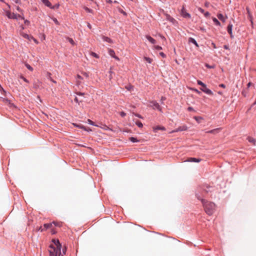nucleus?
Wrapping results in <instances>:
<instances>
[{
	"label": "nucleus",
	"instance_id": "nucleus-13",
	"mask_svg": "<svg viewBox=\"0 0 256 256\" xmlns=\"http://www.w3.org/2000/svg\"><path fill=\"white\" fill-rule=\"evenodd\" d=\"M146 38L152 44H154L156 42V40L150 36H146Z\"/></svg>",
	"mask_w": 256,
	"mask_h": 256
},
{
	"label": "nucleus",
	"instance_id": "nucleus-5",
	"mask_svg": "<svg viewBox=\"0 0 256 256\" xmlns=\"http://www.w3.org/2000/svg\"><path fill=\"white\" fill-rule=\"evenodd\" d=\"M180 14L183 17L185 18H190L191 17L190 14L186 12L184 6L182 8Z\"/></svg>",
	"mask_w": 256,
	"mask_h": 256
},
{
	"label": "nucleus",
	"instance_id": "nucleus-45",
	"mask_svg": "<svg viewBox=\"0 0 256 256\" xmlns=\"http://www.w3.org/2000/svg\"><path fill=\"white\" fill-rule=\"evenodd\" d=\"M166 100V98L164 96H162L160 100L162 102V103H163V102Z\"/></svg>",
	"mask_w": 256,
	"mask_h": 256
},
{
	"label": "nucleus",
	"instance_id": "nucleus-21",
	"mask_svg": "<svg viewBox=\"0 0 256 256\" xmlns=\"http://www.w3.org/2000/svg\"><path fill=\"white\" fill-rule=\"evenodd\" d=\"M248 140L249 142L253 144H254V145L255 144L256 142L255 139H254V138H251V137H248Z\"/></svg>",
	"mask_w": 256,
	"mask_h": 256
},
{
	"label": "nucleus",
	"instance_id": "nucleus-46",
	"mask_svg": "<svg viewBox=\"0 0 256 256\" xmlns=\"http://www.w3.org/2000/svg\"><path fill=\"white\" fill-rule=\"evenodd\" d=\"M82 74L86 78H88V74L87 73L83 72Z\"/></svg>",
	"mask_w": 256,
	"mask_h": 256
},
{
	"label": "nucleus",
	"instance_id": "nucleus-15",
	"mask_svg": "<svg viewBox=\"0 0 256 256\" xmlns=\"http://www.w3.org/2000/svg\"><path fill=\"white\" fill-rule=\"evenodd\" d=\"M42 2L47 6L51 8V3L48 1V0H42Z\"/></svg>",
	"mask_w": 256,
	"mask_h": 256
},
{
	"label": "nucleus",
	"instance_id": "nucleus-4",
	"mask_svg": "<svg viewBox=\"0 0 256 256\" xmlns=\"http://www.w3.org/2000/svg\"><path fill=\"white\" fill-rule=\"evenodd\" d=\"M150 103V106L152 107L153 109H157L160 112H162L161 107L156 101H152Z\"/></svg>",
	"mask_w": 256,
	"mask_h": 256
},
{
	"label": "nucleus",
	"instance_id": "nucleus-51",
	"mask_svg": "<svg viewBox=\"0 0 256 256\" xmlns=\"http://www.w3.org/2000/svg\"><path fill=\"white\" fill-rule=\"evenodd\" d=\"M224 49L228 50V45H224Z\"/></svg>",
	"mask_w": 256,
	"mask_h": 256
},
{
	"label": "nucleus",
	"instance_id": "nucleus-47",
	"mask_svg": "<svg viewBox=\"0 0 256 256\" xmlns=\"http://www.w3.org/2000/svg\"><path fill=\"white\" fill-rule=\"evenodd\" d=\"M76 94L78 96H84V93H82L80 92H76Z\"/></svg>",
	"mask_w": 256,
	"mask_h": 256
},
{
	"label": "nucleus",
	"instance_id": "nucleus-62",
	"mask_svg": "<svg viewBox=\"0 0 256 256\" xmlns=\"http://www.w3.org/2000/svg\"><path fill=\"white\" fill-rule=\"evenodd\" d=\"M112 78V74H110V79H111Z\"/></svg>",
	"mask_w": 256,
	"mask_h": 256
},
{
	"label": "nucleus",
	"instance_id": "nucleus-40",
	"mask_svg": "<svg viewBox=\"0 0 256 256\" xmlns=\"http://www.w3.org/2000/svg\"><path fill=\"white\" fill-rule=\"evenodd\" d=\"M85 10L87 12H92V10L88 8H85Z\"/></svg>",
	"mask_w": 256,
	"mask_h": 256
},
{
	"label": "nucleus",
	"instance_id": "nucleus-18",
	"mask_svg": "<svg viewBox=\"0 0 256 256\" xmlns=\"http://www.w3.org/2000/svg\"><path fill=\"white\" fill-rule=\"evenodd\" d=\"M166 18L167 20L172 22H174L175 21V20L173 18L171 17L169 14L166 15Z\"/></svg>",
	"mask_w": 256,
	"mask_h": 256
},
{
	"label": "nucleus",
	"instance_id": "nucleus-6",
	"mask_svg": "<svg viewBox=\"0 0 256 256\" xmlns=\"http://www.w3.org/2000/svg\"><path fill=\"white\" fill-rule=\"evenodd\" d=\"M6 15L9 18L17 19V15L14 13H11L10 11L6 12Z\"/></svg>",
	"mask_w": 256,
	"mask_h": 256
},
{
	"label": "nucleus",
	"instance_id": "nucleus-11",
	"mask_svg": "<svg viewBox=\"0 0 256 256\" xmlns=\"http://www.w3.org/2000/svg\"><path fill=\"white\" fill-rule=\"evenodd\" d=\"M188 162H199L201 161V159L200 158H188L187 160Z\"/></svg>",
	"mask_w": 256,
	"mask_h": 256
},
{
	"label": "nucleus",
	"instance_id": "nucleus-10",
	"mask_svg": "<svg viewBox=\"0 0 256 256\" xmlns=\"http://www.w3.org/2000/svg\"><path fill=\"white\" fill-rule=\"evenodd\" d=\"M232 24H230L227 28L228 32V34L230 35V37L232 38L233 37L232 34Z\"/></svg>",
	"mask_w": 256,
	"mask_h": 256
},
{
	"label": "nucleus",
	"instance_id": "nucleus-1",
	"mask_svg": "<svg viewBox=\"0 0 256 256\" xmlns=\"http://www.w3.org/2000/svg\"><path fill=\"white\" fill-rule=\"evenodd\" d=\"M54 244L50 246L48 251L50 256H63L61 254L62 245L58 240H52Z\"/></svg>",
	"mask_w": 256,
	"mask_h": 256
},
{
	"label": "nucleus",
	"instance_id": "nucleus-23",
	"mask_svg": "<svg viewBox=\"0 0 256 256\" xmlns=\"http://www.w3.org/2000/svg\"><path fill=\"white\" fill-rule=\"evenodd\" d=\"M136 124L139 128H142L143 126L142 124L139 120L136 121Z\"/></svg>",
	"mask_w": 256,
	"mask_h": 256
},
{
	"label": "nucleus",
	"instance_id": "nucleus-2",
	"mask_svg": "<svg viewBox=\"0 0 256 256\" xmlns=\"http://www.w3.org/2000/svg\"><path fill=\"white\" fill-rule=\"evenodd\" d=\"M196 196L198 199L200 200L202 202L206 212L210 216L212 214L215 210V204L212 202H208L204 199H202L198 194H196Z\"/></svg>",
	"mask_w": 256,
	"mask_h": 256
},
{
	"label": "nucleus",
	"instance_id": "nucleus-48",
	"mask_svg": "<svg viewBox=\"0 0 256 256\" xmlns=\"http://www.w3.org/2000/svg\"><path fill=\"white\" fill-rule=\"evenodd\" d=\"M188 110L189 111H192V110H194L193 108H192V107H190V106L188 107Z\"/></svg>",
	"mask_w": 256,
	"mask_h": 256
},
{
	"label": "nucleus",
	"instance_id": "nucleus-37",
	"mask_svg": "<svg viewBox=\"0 0 256 256\" xmlns=\"http://www.w3.org/2000/svg\"><path fill=\"white\" fill-rule=\"evenodd\" d=\"M52 20H53L54 22H55L56 24L58 25L59 24V22L58 21V20H56V18H54Z\"/></svg>",
	"mask_w": 256,
	"mask_h": 256
},
{
	"label": "nucleus",
	"instance_id": "nucleus-31",
	"mask_svg": "<svg viewBox=\"0 0 256 256\" xmlns=\"http://www.w3.org/2000/svg\"><path fill=\"white\" fill-rule=\"evenodd\" d=\"M194 118L198 122H200V120H201L202 118L200 116H194Z\"/></svg>",
	"mask_w": 256,
	"mask_h": 256
},
{
	"label": "nucleus",
	"instance_id": "nucleus-60",
	"mask_svg": "<svg viewBox=\"0 0 256 256\" xmlns=\"http://www.w3.org/2000/svg\"><path fill=\"white\" fill-rule=\"evenodd\" d=\"M15 2L16 3H19L20 2V0H14Z\"/></svg>",
	"mask_w": 256,
	"mask_h": 256
},
{
	"label": "nucleus",
	"instance_id": "nucleus-56",
	"mask_svg": "<svg viewBox=\"0 0 256 256\" xmlns=\"http://www.w3.org/2000/svg\"><path fill=\"white\" fill-rule=\"evenodd\" d=\"M62 252H63V253H64V254H65V252H66V247H65V248H63V249H62Z\"/></svg>",
	"mask_w": 256,
	"mask_h": 256
},
{
	"label": "nucleus",
	"instance_id": "nucleus-22",
	"mask_svg": "<svg viewBox=\"0 0 256 256\" xmlns=\"http://www.w3.org/2000/svg\"><path fill=\"white\" fill-rule=\"evenodd\" d=\"M144 60L149 64H151L152 62V59L148 57H144Z\"/></svg>",
	"mask_w": 256,
	"mask_h": 256
},
{
	"label": "nucleus",
	"instance_id": "nucleus-32",
	"mask_svg": "<svg viewBox=\"0 0 256 256\" xmlns=\"http://www.w3.org/2000/svg\"><path fill=\"white\" fill-rule=\"evenodd\" d=\"M91 55L92 56H93L96 58H99L98 56L96 53L94 52H92Z\"/></svg>",
	"mask_w": 256,
	"mask_h": 256
},
{
	"label": "nucleus",
	"instance_id": "nucleus-29",
	"mask_svg": "<svg viewBox=\"0 0 256 256\" xmlns=\"http://www.w3.org/2000/svg\"><path fill=\"white\" fill-rule=\"evenodd\" d=\"M17 15V19L20 18L22 20H24V18L23 16V14L22 13V15L20 14H16Z\"/></svg>",
	"mask_w": 256,
	"mask_h": 256
},
{
	"label": "nucleus",
	"instance_id": "nucleus-3",
	"mask_svg": "<svg viewBox=\"0 0 256 256\" xmlns=\"http://www.w3.org/2000/svg\"><path fill=\"white\" fill-rule=\"evenodd\" d=\"M198 84L202 86V88H200V90L202 92H204L206 94H209V95L213 94V93L212 92V90H210V89L208 88H206V85L204 83H203L202 82H201L200 80H198Z\"/></svg>",
	"mask_w": 256,
	"mask_h": 256
},
{
	"label": "nucleus",
	"instance_id": "nucleus-38",
	"mask_svg": "<svg viewBox=\"0 0 256 256\" xmlns=\"http://www.w3.org/2000/svg\"><path fill=\"white\" fill-rule=\"evenodd\" d=\"M20 78L22 79L26 82H28V81L25 78H24V76H20Z\"/></svg>",
	"mask_w": 256,
	"mask_h": 256
},
{
	"label": "nucleus",
	"instance_id": "nucleus-44",
	"mask_svg": "<svg viewBox=\"0 0 256 256\" xmlns=\"http://www.w3.org/2000/svg\"><path fill=\"white\" fill-rule=\"evenodd\" d=\"M32 40L36 43L38 44V42L32 36L30 37V40Z\"/></svg>",
	"mask_w": 256,
	"mask_h": 256
},
{
	"label": "nucleus",
	"instance_id": "nucleus-50",
	"mask_svg": "<svg viewBox=\"0 0 256 256\" xmlns=\"http://www.w3.org/2000/svg\"><path fill=\"white\" fill-rule=\"evenodd\" d=\"M24 24H30V22L28 20H24Z\"/></svg>",
	"mask_w": 256,
	"mask_h": 256
},
{
	"label": "nucleus",
	"instance_id": "nucleus-61",
	"mask_svg": "<svg viewBox=\"0 0 256 256\" xmlns=\"http://www.w3.org/2000/svg\"><path fill=\"white\" fill-rule=\"evenodd\" d=\"M107 0V2H109V3H112V0Z\"/></svg>",
	"mask_w": 256,
	"mask_h": 256
},
{
	"label": "nucleus",
	"instance_id": "nucleus-55",
	"mask_svg": "<svg viewBox=\"0 0 256 256\" xmlns=\"http://www.w3.org/2000/svg\"><path fill=\"white\" fill-rule=\"evenodd\" d=\"M74 100V101H75L76 102H77V103H78V98H77V97H76Z\"/></svg>",
	"mask_w": 256,
	"mask_h": 256
},
{
	"label": "nucleus",
	"instance_id": "nucleus-42",
	"mask_svg": "<svg viewBox=\"0 0 256 256\" xmlns=\"http://www.w3.org/2000/svg\"><path fill=\"white\" fill-rule=\"evenodd\" d=\"M16 8L18 11L22 13V10L20 8L19 6H16Z\"/></svg>",
	"mask_w": 256,
	"mask_h": 256
},
{
	"label": "nucleus",
	"instance_id": "nucleus-64",
	"mask_svg": "<svg viewBox=\"0 0 256 256\" xmlns=\"http://www.w3.org/2000/svg\"><path fill=\"white\" fill-rule=\"evenodd\" d=\"M52 234H55V232H55L53 230H52Z\"/></svg>",
	"mask_w": 256,
	"mask_h": 256
},
{
	"label": "nucleus",
	"instance_id": "nucleus-14",
	"mask_svg": "<svg viewBox=\"0 0 256 256\" xmlns=\"http://www.w3.org/2000/svg\"><path fill=\"white\" fill-rule=\"evenodd\" d=\"M102 38L104 41L106 42H109V43H112V40L110 38H109L108 37H106V36H102Z\"/></svg>",
	"mask_w": 256,
	"mask_h": 256
},
{
	"label": "nucleus",
	"instance_id": "nucleus-34",
	"mask_svg": "<svg viewBox=\"0 0 256 256\" xmlns=\"http://www.w3.org/2000/svg\"><path fill=\"white\" fill-rule=\"evenodd\" d=\"M154 48L156 50H162V48L160 46H154Z\"/></svg>",
	"mask_w": 256,
	"mask_h": 256
},
{
	"label": "nucleus",
	"instance_id": "nucleus-7",
	"mask_svg": "<svg viewBox=\"0 0 256 256\" xmlns=\"http://www.w3.org/2000/svg\"><path fill=\"white\" fill-rule=\"evenodd\" d=\"M187 129H188L187 126L184 125L182 126H179L178 128L172 130L171 132H180V131L186 130H187Z\"/></svg>",
	"mask_w": 256,
	"mask_h": 256
},
{
	"label": "nucleus",
	"instance_id": "nucleus-28",
	"mask_svg": "<svg viewBox=\"0 0 256 256\" xmlns=\"http://www.w3.org/2000/svg\"><path fill=\"white\" fill-rule=\"evenodd\" d=\"M68 40V42L72 45H74L75 44L74 41L71 38H67Z\"/></svg>",
	"mask_w": 256,
	"mask_h": 256
},
{
	"label": "nucleus",
	"instance_id": "nucleus-59",
	"mask_svg": "<svg viewBox=\"0 0 256 256\" xmlns=\"http://www.w3.org/2000/svg\"><path fill=\"white\" fill-rule=\"evenodd\" d=\"M77 78H79V79H82V76H80V75H78L77 76Z\"/></svg>",
	"mask_w": 256,
	"mask_h": 256
},
{
	"label": "nucleus",
	"instance_id": "nucleus-8",
	"mask_svg": "<svg viewBox=\"0 0 256 256\" xmlns=\"http://www.w3.org/2000/svg\"><path fill=\"white\" fill-rule=\"evenodd\" d=\"M52 223L45 224L44 225V228H40V230L41 232H42L43 230H47L48 228H52Z\"/></svg>",
	"mask_w": 256,
	"mask_h": 256
},
{
	"label": "nucleus",
	"instance_id": "nucleus-54",
	"mask_svg": "<svg viewBox=\"0 0 256 256\" xmlns=\"http://www.w3.org/2000/svg\"><path fill=\"white\" fill-rule=\"evenodd\" d=\"M220 86L222 87V88H224L226 87V86H225V85L224 84H220Z\"/></svg>",
	"mask_w": 256,
	"mask_h": 256
},
{
	"label": "nucleus",
	"instance_id": "nucleus-30",
	"mask_svg": "<svg viewBox=\"0 0 256 256\" xmlns=\"http://www.w3.org/2000/svg\"><path fill=\"white\" fill-rule=\"evenodd\" d=\"M246 10H247L248 13V16L250 17V20L251 21L252 24V17H251V16H250V13L249 8H246Z\"/></svg>",
	"mask_w": 256,
	"mask_h": 256
},
{
	"label": "nucleus",
	"instance_id": "nucleus-27",
	"mask_svg": "<svg viewBox=\"0 0 256 256\" xmlns=\"http://www.w3.org/2000/svg\"><path fill=\"white\" fill-rule=\"evenodd\" d=\"M26 66L27 68L28 69L30 70V71H32L33 70V68L30 66L28 64H26Z\"/></svg>",
	"mask_w": 256,
	"mask_h": 256
},
{
	"label": "nucleus",
	"instance_id": "nucleus-58",
	"mask_svg": "<svg viewBox=\"0 0 256 256\" xmlns=\"http://www.w3.org/2000/svg\"><path fill=\"white\" fill-rule=\"evenodd\" d=\"M251 85H252V83L248 82V88H249Z\"/></svg>",
	"mask_w": 256,
	"mask_h": 256
},
{
	"label": "nucleus",
	"instance_id": "nucleus-20",
	"mask_svg": "<svg viewBox=\"0 0 256 256\" xmlns=\"http://www.w3.org/2000/svg\"><path fill=\"white\" fill-rule=\"evenodd\" d=\"M52 224H54L56 226L60 227L62 226V222H53Z\"/></svg>",
	"mask_w": 256,
	"mask_h": 256
},
{
	"label": "nucleus",
	"instance_id": "nucleus-26",
	"mask_svg": "<svg viewBox=\"0 0 256 256\" xmlns=\"http://www.w3.org/2000/svg\"><path fill=\"white\" fill-rule=\"evenodd\" d=\"M219 130V129L218 128H217V129H214V130H210L208 132V133H212V134H214L216 132H217Z\"/></svg>",
	"mask_w": 256,
	"mask_h": 256
},
{
	"label": "nucleus",
	"instance_id": "nucleus-52",
	"mask_svg": "<svg viewBox=\"0 0 256 256\" xmlns=\"http://www.w3.org/2000/svg\"><path fill=\"white\" fill-rule=\"evenodd\" d=\"M120 12L121 13L123 14H124L126 15V13L124 11H123V10H120Z\"/></svg>",
	"mask_w": 256,
	"mask_h": 256
},
{
	"label": "nucleus",
	"instance_id": "nucleus-19",
	"mask_svg": "<svg viewBox=\"0 0 256 256\" xmlns=\"http://www.w3.org/2000/svg\"><path fill=\"white\" fill-rule=\"evenodd\" d=\"M217 16L219 20H222L223 22H225V18L222 14H218Z\"/></svg>",
	"mask_w": 256,
	"mask_h": 256
},
{
	"label": "nucleus",
	"instance_id": "nucleus-35",
	"mask_svg": "<svg viewBox=\"0 0 256 256\" xmlns=\"http://www.w3.org/2000/svg\"><path fill=\"white\" fill-rule=\"evenodd\" d=\"M88 123L91 125H94V122L90 119L88 120Z\"/></svg>",
	"mask_w": 256,
	"mask_h": 256
},
{
	"label": "nucleus",
	"instance_id": "nucleus-9",
	"mask_svg": "<svg viewBox=\"0 0 256 256\" xmlns=\"http://www.w3.org/2000/svg\"><path fill=\"white\" fill-rule=\"evenodd\" d=\"M108 54H109L113 57L116 60H119L120 59L118 57H117L116 56H115V52H114V50H112V49H109L108 50Z\"/></svg>",
	"mask_w": 256,
	"mask_h": 256
},
{
	"label": "nucleus",
	"instance_id": "nucleus-41",
	"mask_svg": "<svg viewBox=\"0 0 256 256\" xmlns=\"http://www.w3.org/2000/svg\"><path fill=\"white\" fill-rule=\"evenodd\" d=\"M120 114L122 116L124 117L126 115V114L124 112H122Z\"/></svg>",
	"mask_w": 256,
	"mask_h": 256
},
{
	"label": "nucleus",
	"instance_id": "nucleus-36",
	"mask_svg": "<svg viewBox=\"0 0 256 256\" xmlns=\"http://www.w3.org/2000/svg\"><path fill=\"white\" fill-rule=\"evenodd\" d=\"M198 10H199L201 13H202V14H204V12H204V10L202 8H198Z\"/></svg>",
	"mask_w": 256,
	"mask_h": 256
},
{
	"label": "nucleus",
	"instance_id": "nucleus-12",
	"mask_svg": "<svg viewBox=\"0 0 256 256\" xmlns=\"http://www.w3.org/2000/svg\"><path fill=\"white\" fill-rule=\"evenodd\" d=\"M188 42H191V43L194 44L197 48L199 47L198 44L197 42L194 38H190L188 40Z\"/></svg>",
	"mask_w": 256,
	"mask_h": 256
},
{
	"label": "nucleus",
	"instance_id": "nucleus-25",
	"mask_svg": "<svg viewBox=\"0 0 256 256\" xmlns=\"http://www.w3.org/2000/svg\"><path fill=\"white\" fill-rule=\"evenodd\" d=\"M212 20H213V22H214V24L216 25L220 26V22H219V21L216 18H212Z\"/></svg>",
	"mask_w": 256,
	"mask_h": 256
},
{
	"label": "nucleus",
	"instance_id": "nucleus-49",
	"mask_svg": "<svg viewBox=\"0 0 256 256\" xmlns=\"http://www.w3.org/2000/svg\"><path fill=\"white\" fill-rule=\"evenodd\" d=\"M204 5H205V6H206V7H207V8H208V6H209L210 3H209V2H206L205 3Z\"/></svg>",
	"mask_w": 256,
	"mask_h": 256
},
{
	"label": "nucleus",
	"instance_id": "nucleus-33",
	"mask_svg": "<svg viewBox=\"0 0 256 256\" xmlns=\"http://www.w3.org/2000/svg\"><path fill=\"white\" fill-rule=\"evenodd\" d=\"M204 16L206 17V18H208L210 16V14L208 12H204Z\"/></svg>",
	"mask_w": 256,
	"mask_h": 256
},
{
	"label": "nucleus",
	"instance_id": "nucleus-53",
	"mask_svg": "<svg viewBox=\"0 0 256 256\" xmlns=\"http://www.w3.org/2000/svg\"><path fill=\"white\" fill-rule=\"evenodd\" d=\"M48 74L49 76L48 79L52 81V78L50 76V73H48Z\"/></svg>",
	"mask_w": 256,
	"mask_h": 256
},
{
	"label": "nucleus",
	"instance_id": "nucleus-24",
	"mask_svg": "<svg viewBox=\"0 0 256 256\" xmlns=\"http://www.w3.org/2000/svg\"><path fill=\"white\" fill-rule=\"evenodd\" d=\"M129 139L132 142H139L138 140L136 138L134 137H130Z\"/></svg>",
	"mask_w": 256,
	"mask_h": 256
},
{
	"label": "nucleus",
	"instance_id": "nucleus-43",
	"mask_svg": "<svg viewBox=\"0 0 256 256\" xmlns=\"http://www.w3.org/2000/svg\"><path fill=\"white\" fill-rule=\"evenodd\" d=\"M134 115H135L136 116H137V117H138V118H142V117L140 114H134Z\"/></svg>",
	"mask_w": 256,
	"mask_h": 256
},
{
	"label": "nucleus",
	"instance_id": "nucleus-39",
	"mask_svg": "<svg viewBox=\"0 0 256 256\" xmlns=\"http://www.w3.org/2000/svg\"><path fill=\"white\" fill-rule=\"evenodd\" d=\"M160 56H162V58H165L166 56V54L163 52H160Z\"/></svg>",
	"mask_w": 256,
	"mask_h": 256
},
{
	"label": "nucleus",
	"instance_id": "nucleus-63",
	"mask_svg": "<svg viewBox=\"0 0 256 256\" xmlns=\"http://www.w3.org/2000/svg\"><path fill=\"white\" fill-rule=\"evenodd\" d=\"M52 81L53 82H54V83H56V82L55 80H52Z\"/></svg>",
	"mask_w": 256,
	"mask_h": 256
},
{
	"label": "nucleus",
	"instance_id": "nucleus-17",
	"mask_svg": "<svg viewBox=\"0 0 256 256\" xmlns=\"http://www.w3.org/2000/svg\"><path fill=\"white\" fill-rule=\"evenodd\" d=\"M166 130L164 126H157L155 128H154V132H156L157 130Z\"/></svg>",
	"mask_w": 256,
	"mask_h": 256
},
{
	"label": "nucleus",
	"instance_id": "nucleus-57",
	"mask_svg": "<svg viewBox=\"0 0 256 256\" xmlns=\"http://www.w3.org/2000/svg\"><path fill=\"white\" fill-rule=\"evenodd\" d=\"M88 28H90V29L92 28V26H91V25L90 24H89V23H88Z\"/></svg>",
	"mask_w": 256,
	"mask_h": 256
},
{
	"label": "nucleus",
	"instance_id": "nucleus-16",
	"mask_svg": "<svg viewBox=\"0 0 256 256\" xmlns=\"http://www.w3.org/2000/svg\"><path fill=\"white\" fill-rule=\"evenodd\" d=\"M21 36L23 38L28 39L29 41H30V37L32 36H29L28 34H24V33H22L21 34Z\"/></svg>",
	"mask_w": 256,
	"mask_h": 256
}]
</instances>
